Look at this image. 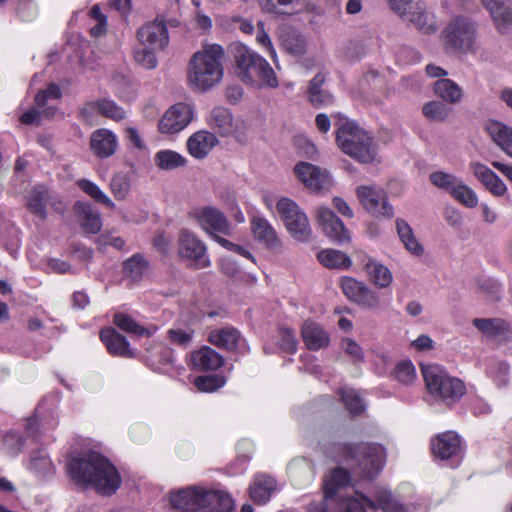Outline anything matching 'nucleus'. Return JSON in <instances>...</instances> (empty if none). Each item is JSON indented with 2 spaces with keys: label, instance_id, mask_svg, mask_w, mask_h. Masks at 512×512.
I'll return each mask as SVG.
<instances>
[{
  "label": "nucleus",
  "instance_id": "f257e3e1",
  "mask_svg": "<svg viewBox=\"0 0 512 512\" xmlns=\"http://www.w3.org/2000/svg\"><path fill=\"white\" fill-rule=\"evenodd\" d=\"M68 473L77 484L91 485L103 495L115 493L121 484V477L115 466L95 451L72 457L68 463Z\"/></svg>",
  "mask_w": 512,
  "mask_h": 512
},
{
  "label": "nucleus",
  "instance_id": "f03ea898",
  "mask_svg": "<svg viewBox=\"0 0 512 512\" xmlns=\"http://www.w3.org/2000/svg\"><path fill=\"white\" fill-rule=\"evenodd\" d=\"M169 500L173 508L182 512H230L233 509L229 494L200 485L172 491Z\"/></svg>",
  "mask_w": 512,
  "mask_h": 512
},
{
  "label": "nucleus",
  "instance_id": "7ed1b4c3",
  "mask_svg": "<svg viewBox=\"0 0 512 512\" xmlns=\"http://www.w3.org/2000/svg\"><path fill=\"white\" fill-rule=\"evenodd\" d=\"M224 49L218 44H207L194 53L188 70V81L199 90H208L219 83L223 77Z\"/></svg>",
  "mask_w": 512,
  "mask_h": 512
},
{
  "label": "nucleus",
  "instance_id": "20e7f679",
  "mask_svg": "<svg viewBox=\"0 0 512 512\" xmlns=\"http://www.w3.org/2000/svg\"><path fill=\"white\" fill-rule=\"evenodd\" d=\"M236 73L248 85L276 88L279 85L275 71L270 64L248 46L237 43L233 46Z\"/></svg>",
  "mask_w": 512,
  "mask_h": 512
},
{
  "label": "nucleus",
  "instance_id": "39448f33",
  "mask_svg": "<svg viewBox=\"0 0 512 512\" xmlns=\"http://www.w3.org/2000/svg\"><path fill=\"white\" fill-rule=\"evenodd\" d=\"M336 141L343 153L361 163H370L376 157L373 138L355 122H342L337 128Z\"/></svg>",
  "mask_w": 512,
  "mask_h": 512
},
{
  "label": "nucleus",
  "instance_id": "423d86ee",
  "mask_svg": "<svg viewBox=\"0 0 512 512\" xmlns=\"http://www.w3.org/2000/svg\"><path fill=\"white\" fill-rule=\"evenodd\" d=\"M422 374L429 393L438 400L453 404L458 402L466 393L463 381L449 375L438 364L423 365Z\"/></svg>",
  "mask_w": 512,
  "mask_h": 512
},
{
  "label": "nucleus",
  "instance_id": "0eeeda50",
  "mask_svg": "<svg viewBox=\"0 0 512 512\" xmlns=\"http://www.w3.org/2000/svg\"><path fill=\"white\" fill-rule=\"evenodd\" d=\"M444 45L458 53H475L477 50L478 25L469 17L455 16L442 31Z\"/></svg>",
  "mask_w": 512,
  "mask_h": 512
},
{
  "label": "nucleus",
  "instance_id": "6e6552de",
  "mask_svg": "<svg viewBox=\"0 0 512 512\" xmlns=\"http://www.w3.org/2000/svg\"><path fill=\"white\" fill-rule=\"evenodd\" d=\"M277 213L290 236L298 242L312 238V228L306 213L290 198L282 197L276 202Z\"/></svg>",
  "mask_w": 512,
  "mask_h": 512
},
{
  "label": "nucleus",
  "instance_id": "1a4fd4ad",
  "mask_svg": "<svg viewBox=\"0 0 512 512\" xmlns=\"http://www.w3.org/2000/svg\"><path fill=\"white\" fill-rule=\"evenodd\" d=\"M347 457L354 459L363 477L372 478L382 468L385 450L381 445L361 443L346 447Z\"/></svg>",
  "mask_w": 512,
  "mask_h": 512
},
{
  "label": "nucleus",
  "instance_id": "9d476101",
  "mask_svg": "<svg viewBox=\"0 0 512 512\" xmlns=\"http://www.w3.org/2000/svg\"><path fill=\"white\" fill-rule=\"evenodd\" d=\"M356 196L366 211L375 217L391 218L394 215L387 192L380 186L361 185L356 188Z\"/></svg>",
  "mask_w": 512,
  "mask_h": 512
},
{
  "label": "nucleus",
  "instance_id": "9b49d317",
  "mask_svg": "<svg viewBox=\"0 0 512 512\" xmlns=\"http://www.w3.org/2000/svg\"><path fill=\"white\" fill-rule=\"evenodd\" d=\"M178 254L196 269L206 268L211 263L205 243L195 233L186 229L179 233Z\"/></svg>",
  "mask_w": 512,
  "mask_h": 512
},
{
  "label": "nucleus",
  "instance_id": "f8f14e48",
  "mask_svg": "<svg viewBox=\"0 0 512 512\" xmlns=\"http://www.w3.org/2000/svg\"><path fill=\"white\" fill-rule=\"evenodd\" d=\"M189 218L210 236L216 233L224 235L231 233V225L227 217L216 207H197L189 213Z\"/></svg>",
  "mask_w": 512,
  "mask_h": 512
},
{
  "label": "nucleus",
  "instance_id": "ddd939ff",
  "mask_svg": "<svg viewBox=\"0 0 512 512\" xmlns=\"http://www.w3.org/2000/svg\"><path fill=\"white\" fill-rule=\"evenodd\" d=\"M194 110L186 103H176L171 106L158 122L162 134H176L184 130L192 121Z\"/></svg>",
  "mask_w": 512,
  "mask_h": 512
},
{
  "label": "nucleus",
  "instance_id": "4468645a",
  "mask_svg": "<svg viewBox=\"0 0 512 512\" xmlns=\"http://www.w3.org/2000/svg\"><path fill=\"white\" fill-rule=\"evenodd\" d=\"M136 37L140 45L158 50L165 49L169 44L168 28L163 20L155 19L139 27Z\"/></svg>",
  "mask_w": 512,
  "mask_h": 512
},
{
  "label": "nucleus",
  "instance_id": "2eb2a0df",
  "mask_svg": "<svg viewBox=\"0 0 512 512\" xmlns=\"http://www.w3.org/2000/svg\"><path fill=\"white\" fill-rule=\"evenodd\" d=\"M350 475L342 468H335L324 479V501L325 503L313 504L309 512H328L330 501L339 495V492L349 483Z\"/></svg>",
  "mask_w": 512,
  "mask_h": 512
},
{
  "label": "nucleus",
  "instance_id": "dca6fc26",
  "mask_svg": "<svg viewBox=\"0 0 512 512\" xmlns=\"http://www.w3.org/2000/svg\"><path fill=\"white\" fill-rule=\"evenodd\" d=\"M294 172L298 180L313 191L326 189L331 184L329 173L309 162H299Z\"/></svg>",
  "mask_w": 512,
  "mask_h": 512
},
{
  "label": "nucleus",
  "instance_id": "f3484780",
  "mask_svg": "<svg viewBox=\"0 0 512 512\" xmlns=\"http://www.w3.org/2000/svg\"><path fill=\"white\" fill-rule=\"evenodd\" d=\"M316 220L323 232L332 240L339 243L349 241L350 236L348 230L344 227L343 222L328 207H317Z\"/></svg>",
  "mask_w": 512,
  "mask_h": 512
},
{
  "label": "nucleus",
  "instance_id": "a211bd4d",
  "mask_svg": "<svg viewBox=\"0 0 512 512\" xmlns=\"http://www.w3.org/2000/svg\"><path fill=\"white\" fill-rule=\"evenodd\" d=\"M494 26L501 34H508L512 28V0H482Z\"/></svg>",
  "mask_w": 512,
  "mask_h": 512
},
{
  "label": "nucleus",
  "instance_id": "6ab92c4d",
  "mask_svg": "<svg viewBox=\"0 0 512 512\" xmlns=\"http://www.w3.org/2000/svg\"><path fill=\"white\" fill-rule=\"evenodd\" d=\"M431 450L434 457L441 460L457 458L461 453L460 438L451 431L439 434L431 441Z\"/></svg>",
  "mask_w": 512,
  "mask_h": 512
},
{
  "label": "nucleus",
  "instance_id": "aec40b11",
  "mask_svg": "<svg viewBox=\"0 0 512 512\" xmlns=\"http://www.w3.org/2000/svg\"><path fill=\"white\" fill-rule=\"evenodd\" d=\"M251 230L255 239L264 244L266 248L274 252L282 250V241L266 218L260 216L252 217Z\"/></svg>",
  "mask_w": 512,
  "mask_h": 512
},
{
  "label": "nucleus",
  "instance_id": "412c9836",
  "mask_svg": "<svg viewBox=\"0 0 512 512\" xmlns=\"http://www.w3.org/2000/svg\"><path fill=\"white\" fill-rule=\"evenodd\" d=\"M361 266L365 271L368 280L379 289H387L393 282V274L390 269L380 261L370 257L363 256Z\"/></svg>",
  "mask_w": 512,
  "mask_h": 512
},
{
  "label": "nucleus",
  "instance_id": "4be33fe9",
  "mask_svg": "<svg viewBox=\"0 0 512 512\" xmlns=\"http://www.w3.org/2000/svg\"><path fill=\"white\" fill-rule=\"evenodd\" d=\"M403 20L410 22L424 34H432L437 31L434 15L427 10L425 3L421 0H417L411 6V10L403 17Z\"/></svg>",
  "mask_w": 512,
  "mask_h": 512
},
{
  "label": "nucleus",
  "instance_id": "5701e85b",
  "mask_svg": "<svg viewBox=\"0 0 512 512\" xmlns=\"http://www.w3.org/2000/svg\"><path fill=\"white\" fill-rule=\"evenodd\" d=\"M301 337L305 346L312 351L324 349L330 344L329 333L319 323L310 319L303 322Z\"/></svg>",
  "mask_w": 512,
  "mask_h": 512
},
{
  "label": "nucleus",
  "instance_id": "b1692460",
  "mask_svg": "<svg viewBox=\"0 0 512 512\" xmlns=\"http://www.w3.org/2000/svg\"><path fill=\"white\" fill-rule=\"evenodd\" d=\"M118 148L117 136L110 130L100 128L90 137V149L99 158L111 157Z\"/></svg>",
  "mask_w": 512,
  "mask_h": 512
},
{
  "label": "nucleus",
  "instance_id": "393cba45",
  "mask_svg": "<svg viewBox=\"0 0 512 512\" xmlns=\"http://www.w3.org/2000/svg\"><path fill=\"white\" fill-rule=\"evenodd\" d=\"M218 142V138L212 132L200 130L188 138L187 149L193 158L201 160L209 155Z\"/></svg>",
  "mask_w": 512,
  "mask_h": 512
},
{
  "label": "nucleus",
  "instance_id": "a878e982",
  "mask_svg": "<svg viewBox=\"0 0 512 512\" xmlns=\"http://www.w3.org/2000/svg\"><path fill=\"white\" fill-rule=\"evenodd\" d=\"M100 339L111 355L123 358H133L135 356L127 339L112 327L102 329Z\"/></svg>",
  "mask_w": 512,
  "mask_h": 512
},
{
  "label": "nucleus",
  "instance_id": "bb28decb",
  "mask_svg": "<svg viewBox=\"0 0 512 512\" xmlns=\"http://www.w3.org/2000/svg\"><path fill=\"white\" fill-rule=\"evenodd\" d=\"M485 131L492 141L507 155L512 156V130L509 126L496 120H487Z\"/></svg>",
  "mask_w": 512,
  "mask_h": 512
},
{
  "label": "nucleus",
  "instance_id": "cd10ccee",
  "mask_svg": "<svg viewBox=\"0 0 512 512\" xmlns=\"http://www.w3.org/2000/svg\"><path fill=\"white\" fill-rule=\"evenodd\" d=\"M74 210L86 233L97 234L100 232L102 228L100 213L90 203L78 201L74 205Z\"/></svg>",
  "mask_w": 512,
  "mask_h": 512
},
{
  "label": "nucleus",
  "instance_id": "c85d7f7f",
  "mask_svg": "<svg viewBox=\"0 0 512 512\" xmlns=\"http://www.w3.org/2000/svg\"><path fill=\"white\" fill-rule=\"evenodd\" d=\"M472 323L485 337L493 340L505 338L510 330L509 323L500 318H475Z\"/></svg>",
  "mask_w": 512,
  "mask_h": 512
},
{
  "label": "nucleus",
  "instance_id": "c756f323",
  "mask_svg": "<svg viewBox=\"0 0 512 512\" xmlns=\"http://www.w3.org/2000/svg\"><path fill=\"white\" fill-rule=\"evenodd\" d=\"M474 176L494 195H502L506 191L505 184L487 166L479 162L470 164Z\"/></svg>",
  "mask_w": 512,
  "mask_h": 512
},
{
  "label": "nucleus",
  "instance_id": "7c9ffc66",
  "mask_svg": "<svg viewBox=\"0 0 512 512\" xmlns=\"http://www.w3.org/2000/svg\"><path fill=\"white\" fill-rule=\"evenodd\" d=\"M281 47L293 57H301L307 51V41L297 30L287 27L280 34Z\"/></svg>",
  "mask_w": 512,
  "mask_h": 512
},
{
  "label": "nucleus",
  "instance_id": "2f4dec72",
  "mask_svg": "<svg viewBox=\"0 0 512 512\" xmlns=\"http://www.w3.org/2000/svg\"><path fill=\"white\" fill-rule=\"evenodd\" d=\"M326 77L323 73L316 74L309 82L308 101L316 108L325 107L333 103V96L323 89Z\"/></svg>",
  "mask_w": 512,
  "mask_h": 512
},
{
  "label": "nucleus",
  "instance_id": "473e14b6",
  "mask_svg": "<svg viewBox=\"0 0 512 512\" xmlns=\"http://www.w3.org/2000/svg\"><path fill=\"white\" fill-rule=\"evenodd\" d=\"M338 512H367L366 507L376 511V504L365 495L355 492L353 495L343 496L339 493Z\"/></svg>",
  "mask_w": 512,
  "mask_h": 512
},
{
  "label": "nucleus",
  "instance_id": "72a5a7b5",
  "mask_svg": "<svg viewBox=\"0 0 512 512\" xmlns=\"http://www.w3.org/2000/svg\"><path fill=\"white\" fill-rule=\"evenodd\" d=\"M191 362L198 370H216L222 366L224 359L212 348L204 346L192 353Z\"/></svg>",
  "mask_w": 512,
  "mask_h": 512
},
{
  "label": "nucleus",
  "instance_id": "f704fd0d",
  "mask_svg": "<svg viewBox=\"0 0 512 512\" xmlns=\"http://www.w3.org/2000/svg\"><path fill=\"white\" fill-rule=\"evenodd\" d=\"M208 340L211 344L217 347L234 350L237 348L238 343L241 340V335L236 328L226 326L212 330L209 334Z\"/></svg>",
  "mask_w": 512,
  "mask_h": 512
},
{
  "label": "nucleus",
  "instance_id": "c9c22d12",
  "mask_svg": "<svg viewBox=\"0 0 512 512\" xmlns=\"http://www.w3.org/2000/svg\"><path fill=\"white\" fill-rule=\"evenodd\" d=\"M276 488V482L267 475H257L250 487V496L254 502L264 504Z\"/></svg>",
  "mask_w": 512,
  "mask_h": 512
},
{
  "label": "nucleus",
  "instance_id": "e433bc0d",
  "mask_svg": "<svg viewBox=\"0 0 512 512\" xmlns=\"http://www.w3.org/2000/svg\"><path fill=\"white\" fill-rule=\"evenodd\" d=\"M233 121L228 109L216 107L212 110L208 123L220 136H229L233 132Z\"/></svg>",
  "mask_w": 512,
  "mask_h": 512
},
{
  "label": "nucleus",
  "instance_id": "4c0bfd02",
  "mask_svg": "<svg viewBox=\"0 0 512 512\" xmlns=\"http://www.w3.org/2000/svg\"><path fill=\"white\" fill-rule=\"evenodd\" d=\"M376 511L380 509L382 512H412L415 506H406L400 503L391 492L385 489H379L375 493Z\"/></svg>",
  "mask_w": 512,
  "mask_h": 512
},
{
  "label": "nucleus",
  "instance_id": "58836bf2",
  "mask_svg": "<svg viewBox=\"0 0 512 512\" xmlns=\"http://www.w3.org/2000/svg\"><path fill=\"white\" fill-rule=\"evenodd\" d=\"M435 94L447 103L455 104L462 99V89L450 79H439L434 83Z\"/></svg>",
  "mask_w": 512,
  "mask_h": 512
},
{
  "label": "nucleus",
  "instance_id": "ea45409f",
  "mask_svg": "<svg viewBox=\"0 0 512 512\" xmlns=\"http://www.w3.org/2000/svg\"><path fill=\"white\" fill-rule=\"evenodd\" d=\"M48 199L49 191L44 186H37L30 191L27 197V207L33 214L45 219Z\"/></svg>",
  "mask_w": 512,
  "mask_h": 512
},
{
  "label": "nucleus",
  "instance_id": "a19ab883",
  "mask_svg": "<svg viewBox=\"0 0 512 512\" xmlns=\"http://www.w3.org/2000/svg\"><path fill=\"white\" fill-rule=\"evenodd\" d=\"M148 269V261L140 254H134L123 264L125 277L133 282L139 281L147 273Z\"/></svg>",
  "mask_w": 512,
  "mask_h": 512
},
{
  "label": "nucleus",
  "instance_id": "79ce46f5",
  "mask_svg": "<svg viewBox=\"0 0 512 512\" xmlns=\"http://www.w3.org/2000/svg\"><path fill=\"white\" fill-rule=\"evenodd\" d=\"M154 162L162 170H173L185 166L187 159L176 151L164 149L155 154Z\"/></svg>",
  "mask_w": 512,
  "mask_h": 512
},
{
  "label": "nucleus",
  "instance_id": "37998d69",
  "mask_svg": "<svg viewBox=\"0 0 512 512\" xmlns=\"http://www.w3.org/2000/svg\"><path fill=\"white\" fill-rule=\"evenodd\" d=\"M317 258L328 268L347 269L352 264L351 259L345 253L334 249L319 252Z\"/></svg>",
  "mask_w": 512,
  "mask_h": 512
},
{
  "label": "nucleus",
  "instance_id": "c03bdc74",
  "mask_svg": "<svg viewBox=\"0 0 512 512\" xmlns=\"http://www.w3.org/2000/svg\"><path fill=\"white\" fill-rule=\"evenodd\" d=\"M77 186L86 195L91 197L94 201L105 205L111 210L116 208V204L108 197V195L94 182L88 179H79L76 182Z\"/></svg>",
  "mask_w": 512,
  "mask_h": 512
},
{
  "label": "nucleus",
  "instance_id": "a18cd8bd",
  "mask_svg": "<svg viewBox=\"0 0 512 512\" xmlns=\"http://www.w3.org/2000/svg\"><path fill=\"white\" fill-rule=\"evenodd\" d=\"M288 471L296 484L308 483L314 476L312 464L305 458L293 460L288 466Z\"/></svg>",
  "mask_w": 512,
  "mask_h": 512
},
{
  "label": "nucleus",
  "instance_id": "49530a36",
  "mask_svg": "<svg viewBox=\"0 0 512 512\" xmlns=\"http://www.w3.org/2000/svg\"><path fill=\"white\" fill-rule=\"evenodd\" d=\"M27 469L39 476H44L52 473L54 466L44 450H37L30 454Z\"/></svg>",
  "mask_w": 512,
  "mask_h": 512
},
{
  "label": "nucleus",
  "instance_id": "de8ad7c7",
  "mask_svg": "<svg viewBox=\"0 0 512 512\" xmlns=\"http://www.w3.org/2000/svg\"><path fill=\"white\" fill-rule=\"evenodd\" d=\"M396 230L401 242L409 252L415 255H420L423 252L422 246L415 238L412 228L406 221L397 219Z\"/></svg>",
  "mask_w": 512,
  "mask_h": 512
},
{
  "label": "nucleus",
  "instance_id": "09e8293b",
  "mask_svg": "<svg viewBox=\"0 0 512 512\" xmlns=\"http://www.w3.org/2000/svg\"><path fill=\"white\" fill-rule=\"evenodd\" d=\"M109 188L116 200H125L131 190L129 175L123 172L114 174L110 180Z\"/></svg>",
  "mask_w": 512,
  "mask_h": 512
},
{
  "label": "nucleus",
  "instance_id": "8fccbe9b",
  "mask_svg": "<svg viewBox=\"0 0 512 512\" xmlns=\"http://www.w3.org/2000/svg\"><path fill=\"white\" fill-rule=\"evenodd\" d=\"M158 49L148 47L145 45H138L134 48L133 55L138 65L147 70H152L157 67L158 60L156 52Z\"/></svg>",
  "mask_w": 512,
  "mask_h": 512
},
{
  "label": "nucleus",
  "instance_id": "3c124183",
  "mask_svg": "<svg viewBox=\"0 0 512 512\" xmlns=\"http://www.w3.org/2000/svg\"><path fill=\"white\" fill-rule=\"evenodd\" d=\"M429 180L435 187L444 190L451 195L462 179L458 178L454 174L439 170L431 173Z\"/></svg>",
  "mask_w": 512,
  "mask_h": 512
},
{
  "label": "nucleus",
  "instance_id": "603ef678",
  "mask_svg": "<svg viewBox=\"0 0 512 512\" xmlns=\"http://www.w3.org/2000/svg\"><path fill=\"white\" fill-rule=\"evenodd\" d=\"M450 196L467 208H475L478 205V196L476 192L465 184L463 180H461L458 186H456Z\"/></svg>",
  "mask_w": 512,
  "mask_h": 512
},
{
  "label": "nucleus",
  "instance_id": "864d4df0",
  "mask_svg": "<svg viewBox=\"0 0 512 512\" xmlns=\"http://www.w3.org/2000/svg\"><path fill=\"white\" fill-rule=\"evenodd\" d=\"M261 10L265 13L290 14L295 8V0H258Z\"/></svg>",
  "mask_w": 512,
  "mask_h": 512
},
{
  "label": "nucleus",
  "instance_id": "5fc2aeb1",
  "mask_svg": "<svg viewBox=\"0 0 512 512\" xmlns=\"http://www.w3.org/2000/svg\"><path fill=\"white\" fill-rule=\"evenodd\" d=\"M94 24L90 27V35L94 38H100L106 35L108 29L107 16L102 12L99 5H93L89 11Z\"/></svg>",
  "mask_w": 512,
  "mask_h": 512
},
{
  "label": "nucleus",
  "instance_id": "6e6d98bb",
  "mask_svg": "<svg viewBox=\"0 0 512 512\" xmlns=\"http://www.w3.org/2000/svg\"><path fill=\"white\" fill-rule=\"evenodd\" d=\"M92 106L95 107L103 116L114 121L122 120L126 116L125 110L112 100H98L92 103Z\"/></svg>",
  "mask_w": 512,
  "mask_h": 512
},
{
  "label": "nucleus",
  "instance_id": "4d7b16f0",
  "mask_svg": "<svg viewBox=\"0 0 512 512\" xmlns=\"http://www.w3.org/2000/svg\"><path fill=\"white\" fill-rule=\"evenodd\" d=\"M341 398L347 410L352 414H359L365 409V403L358 393L352 388H342Z\"/></svg>",
  "mask_w": 512,
  "mask_h": 512
},
{
  "label": "nucleus",
  "instance_id": "13d9d810",
  "mask_svg": "<svg viewBox=\"0 0 512 512\" xmlns=\"http://www.w3.org/2000/svg\"><path fill=\"white\" fill-rule=\"evenodd\" d=\"M195 331L192 328L173 327L168 330L169 341L176 346L187 348L194 338Z\"/></svg>",
  "mask_w": 512,
  "mask_h": 512
},
{
  "label": "nucleus",
  "instance_id": "bf43d9fd",
  "mask_svg": "<svg viewBox=\"0 0 512 512\" xmlns=\"http://www.w3.org/2000/svg\"><path fill=\"white\" fill-rule=\"evenodd\" d=\"M114 324L121 330L138 336L149 335L146 328L139 325L132 317L117 313L114 316Z\"/></svg>",
  "mask_w": 512,
  "mask_h": 512
},
{
  "label": "nucleus",
  "instance_id": "052dcab7",
  "mask_svg": "<svg viewBox=\"0 0 512 512\" xmlns=\"http://www.w3.org/2000/svg\"><path fill=\"white\" fill-rule=\"evenodd\" d=\"M422 112L429 121L441 122L449 116L450 109L442 102L431 101L424 104Z\"/></svg>",
  "mask_w": 512,
  "mask_h": 512
},
{
  "label": "nucleus",
  "instance_id": "680f3d73",
  "mask_svg": "<svg viewBox=\"0 0 512 512\" xmlns=\"http://www.w3.org/2000/svg\"><path fill=\"white\" fill-rule=\"evenodd\" d=\"M355 303L367 310L380 309L382 306L380 294L367 285L364 286Z\"/></svg>",
  "mask_w": 512,
  "mask_h": 512
},
{
  "label": "nucleus",
  "instance_id": "e2e57ef3",
  "mask_svg": "<svg viewBox=\"0 0 512 512\" xmlns=\"http://www.w3.org/2000/svg\"><path fill=\"white\" fill-rule=\"evenodd\" d=\"M23 438L16 432L7 433L2 440L1 451L10 457H16L22 451Z\"/></svg>",
  "mask_w": 512,
  "mask_h": 512
},
{
  "label": "nucleus",
  "instance_id": "0e129e2a",
  "mask_svg": "<svg viewBox=\"0 0 512 512\" xmlns=\"http://www.w3.org/2000/svg\"><path fill=\"white\" fill-rule=\"evenodd\" d=\"M225 379L218 375H205L195 378L194 385L201 392H214L223 387Z\"/></svg>",
  "mask_w": 512,
  "mask_h": 512
},
{
  "label": "nucleus",
  "instance_id": "69168bd1",
  "mask_svg": "<svg viewBox=\"0 0 512 512\" xmlns=\"http://www.w3.org/2000/svg\"><path fill=\"white\" fill-rule=\"evenodd\" d=\"M257 28H258V30H257V35H256V41H257L258 45H260L268 53V55L271 57L275 66L278 67L279 60H278L277 52L273 46V43H272L269 35L264 30V23L258 22Z\"/></svg>",
  "mask_w": 512,
  "mask_h": 512
},
{
  "label": "nucleus",
  "instance_id": "338daca9",
  "mask_svg": "<svg viewBox=\"0 0 512 512\" xmlns=\"http://www.w3.org/2000/svg\"><path fill=\"white\" fill-rule=\"evenodd\" d=\"M279 346L280 348L290 354H294L297 350L298 341L295 336L294 330L288 327L279 328Z\"/></svg>",
  "mask_w": 512,
  "mask_h": 512
},
{
  "label": "nucleus",
  "instance_id": "774afa93",
  "mask_svg": "<svg viewBox=\"0 0 512 512\" xmlns=\"http://www.w3.org/2000/svg\"><path fill=\"white\" fill-rule=\"evenodd\" d=\"M510 365L508 362L499 361L491 369L490 375L498 386H505L509 383Z\"/></svg>",
  "mask_w": 512,
  "mask_h": 512
}]
</instances>
